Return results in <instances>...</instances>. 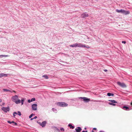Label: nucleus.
I'll use <instances>...</instances> for the list:
<instances>
[{"label":"nucleus","instance_id":"f257e3e1","mask_svg":"<svg viewBox=\"0 0 132 132\" xmlns=\"http://www.w3.org/2000/svg\"><path fill=\"white\" fill-rule=\"evenodd\" d=\"M70 46L72 47H86L87 48H89L88 46L87 47L85 45H83L82 44L79 43H75L72 45H70Z\"/></svg>","mask_w":132,"mask_h":132},{"label":"nucleus","instance_id":"f03ea898","mask_svg":"<svg viewBox=\"0 0 132 132\" xmlns=\"http://www.w3.org/2000/svg\"><path fill=\"white\" fill-rule=\"evenodd\" d=\"M11 99L12 101L15 102L16 104H19L21 103V101L18 99V96L17 95H16L13 96Z\"/></svg>","mask_w":132,"mask_h":132},{"label":"nucleus","instance_id":"7ed1b4c3","mask_svg":"<svg viewBox=\"0 0 132 132\" xmlns=\"http://www.w3.org/2000/svg\"><path fill=\"white\" fill-rule=\"evenodd\" d=\"M116 11L118 13H121L125 15L129 14V12L128 11H125L123 10H119L117 9L116 10Z\"/></svg>","mask_w":132,"mask_h":132},{"label":"nucleus","instance_id":"20e7f679","mask_svg":"<svg viewBox=\"0 0 132 132\" xmlns=\"http://www.w3.org/2000/svg\"><path fill=\"white\" fill-rule=\"evenodd\" d=\"M57 105L60 106L65 107L68 106V104L65 102H58L57 103Z\"/></svg>","mask_w":132,"mask_h":132},{"label":"nucleus","instance_id":"39448f33","mask_svg":"<svg viewBox=\"0 0 132 132\" xmlns=\"http://www.w3.org/2000/svg\"><path fill=\"white\" fill-rule=\"evenodd\" d=\"M117 84L119 86L125 88L126 87V85L123 83H121L120 82H118Z\"/></svg>","mask_w":132,"mask_h":132},{"label":"nucleus","instance_id":"423d86ee","mask_svg":"<svg viewBox=\"0 0 132 132\" xmlns=\"http://www.w3.org/2000/svg\"><path fill=\"white\" fill-rule=\"evenodd\" d=\"M2 109L5 112H7V111H9L10 110V109L9 107L7 108L3 107L2 108Z\"/></svg>","mask_w":132,"mask_h":132},{"label":"nucleus","instance_id":"0eeeda50","mask_svg":"<svg viewBox=\"0 0 132 132\" xmlns=\"http://www.w3.org/2000/svg\"><path fill=\"white\" fill-rule=\"evenodd\" d=\"M37 105L36 104H34L32 105V109L34 110H36L37 109Z\"/></svg>","mask_w":132,"mask_h":132},{"label":"nucleus","instance_id":"6e6552de","mask_svg":"<svg viewBox=\"0 0 132 132\" xmlns=\"http://www.w3.org/2000/svg\"><path fill=\"white\" fill-rule=\"evenodd\" d=\"M46 123V121H43L42 123L39 122V125L42 126V127H45Z\"/></svg>","mask_w":132,"mask_h":132},{"label":"nucleus","instance_id":"1a4fd4ad","mask_svg":"<svg viewBox=\"0 0 132 132\" xmlns=\"http://www.w3.org/2000/svg\"><path fill=\"white\" fill-rule=\"evenodd\" d=\"M88 16V14L86 13H83L81 15V17L82 18H84Z\"/></svg>","mask_w":132,"mask_h":132},{"label":"nucleus","instance_id":"9d476101","mask_svg":"<svg viewBox=\"0 0 132 132\" xmlns=\"http://www.w3.org/2000/svg\"><path fill=\"white\" fill-rule=\"evenodd\" d=\"M82 130L81 128L80 127H78L75 129L76 132H80Z\"/></svg>","mask_w":132,"mask_h":132},{"label":"nucleus","instance_id":"9b49d317","mask_svg":"<svg viewBox=\"0 0 132 132\" xmlns=\"http://www.w3.org/2000/svg\"><path fill=\"white\" fill-rule=\"evenodd\" d=\"M3 90L4 92H7V93L8 92H9V93H12V90H10L9 89H3Z\"/></svg>","mask_w":132,"mask_h":132},{"label":"nucleus","instance_id":"f8f14e48","mask_svg":"<svg viewBox=\"0 0 132 132\" xmlns=\"http://www.w3.org/2000/svg\"><path fill=\"white\" fill-rule=\"evenodd\" d=\"M7 76V75L5 74L4 73H0V78H1L3 77H6Z\"/></svg>","mask_w":132,"mask_h":132},{"label":"nucleus","instance_id":"ddd939ff","mask_svg":"<svg viewBox=\"0 0 132 132\" xmlns=\"http://www.w3.org/2000/svg\"><path fill=\"white\" fill-rule=\"evenodd\" d=\"M82 98L85 101L88 102L90 101V99L86 97H83Z\"/></svg>","mask_w":132,"mask_h":132},{"label":"nucleus","instance_id":"4468645a","mask_svg":"<svg viewBox=\"0 0 132 132\" xmlns=\"http://www.w3.org/2000/svg\"><path fill=\"white\" fill-rule=\"evenodd\" d=\"M122 109L124 110H129V108L127 106H124L123 107Z\"/></svg>","mask_w":132,"mask_h":132},{"label":"nucleus","instance_id":"2eb2a0df","mask_svg":"<svg viewBox=\"0 0 132 132\" xmlns=\"http://www.w3.org/2000/svg\"><path fill=\"white\" fill-rule=\"evenodd\" d=\"M68 126L70 127V128H71L72 129H73L74 128V127L72 126L71 124H69L68 125Z\"/></svg>","mask_w":132,"mask_h":132},{"label":"nucleus","instance_id":"dca6fc26","mask_svg":"<svg viewBox=\"0 0 132 132\" xmlns=\"http://www.w3.org/2000/svg\"><path fill=\"white\" fill-rule=\"evenodd\" d=\"M109 101L112 103H117V101H115L114 100H109Z\"/></svg>","mask_w":132,"mask_h":132},{"label":"nucleus","instance_id":"f3484780","mask_svg":"<svg viewBox=\"0 0 132 132\" xmlns=\"http://www.w3.org/2000/svg\"><path fill=\"white\" fill-rule=\"evenodd\" d=\"M8 56L7 55H0V57H6Z\"/></svg>","mask_w":132,"mask_h":132},{"label":"nucleus","instance_id":"a211bd4d","mask_svg":"<svg viewBox=\"0 0 132 132\" xmlns=\"http://www.w3.org/2000/svg\"><path fill=\"white\" fill-rule=\"evenodd\" d=\"M24 100V99L23 98H22V99L21 100V105H22L23 104V102Z\"/></svg>","mask_w":132,"mask_h":132},{"label":"nucleus","instance_id":"6ab92c4d","mask_svg":"<svg viewBox=\"0 0 132 132\" xmlns=\"http://www.w3.org/2000/svg\"><path fill=\"white\" fill-rule=\"evenodd\" d=\"M109 104L110 105H113V106H115L116 105V104L113 103H109Z\"/></svg>","mask_w":132,"mask_h":132},{"label":"nucleus","instance_id":"aec40b11","mask_svg":"<svg viewBox=\"0 0 132 132\" xmlns=\"http://www.w3.org/2000/svg\"><path fill=\"white\" fill-rule=\"evenodd\" d=\"M34 115L32 113L30 115L29 117L30 118H31V117L33 116Z\"/></svg>","mask_w":132,"mask_h":132},{"label":"nucleus","instance_id":"412c9836","mask_svg":"<svg viewBox=\"0 0 132 132\" xmlns=\"http://www.w3.org/2000/svg\"><path fill=\"white\" fill-rule=\"evenodd\" d=\"M43 77H45L46 79L48 78V76L47 75H44L43 76Z\"/></svg>","mask_w":132,"mask_h":132},{"label":"nucleus","instance_id":"4be33fe9","mask_svg":"<svg viewBox=\"0 0 132 132\" xmlns=\"http://www.w3.org/2000/svg\"><path fill=\"white\" fill-rule=\"evenodd\" d=\"M36 99L35 98H32L31 99V102H32V101H34Z\"/></svg>","mask_w":132,"mask_h":132},{"label":"nucleus","instance_id":"5701e85b","mask_svg":"<svg viewBox=\"0 0 132 132\" xmlns=\"http://www.w3.org/2000/svg\"><path fill=\"white\" fill-rule=\"evenodd\" d=\"M11 122H12V123H14V125H17V123H16V122H14V121H12Z\"/></svg>","mask_w":132,"mask_h":132},{"label":"nucleus","instance_id":"b1692460","mask_svg":"<svg viewBox=\"0 0 132 132\" xmlns=\"http://www.w3.org/2000/svg\"><path fill=\"white\" fill-rule=\"evenodd\" d=\"M111 93H108L107 94V95L109 96H111Z\"/></svg>","mask_w":132,"mask_h":132},{"label":"nucleus","instance_id":"393cba45","mask_svg":"<svg viewBox=\"0 0 132 132\" xmlns=\"http://www.w3.org/2000/svg\"><path fill=\"white\" fill-rule=\"evenodd\" d=\"M18 114L20 116L21 115V112L20 111H18Z\"/></svg>","mask_w":132,"mask_h":132},{"label":"nucleus","instance_id":"a878e982","mask_svg":"<svg viewBox=\"0 0 132 132\" xmlns=\"http://www.w3.org/2000/svg\"><path fill=\"white\" fill-rule=\"evenodd\" d=\"M7 122L9 123H10V124H11L12 123V122H11L10 121H7Z\"/></svg>","mask_w":132,"mask_h":132},{"label":"nucleus","instance_id":"bb28decb","mask_svg":"<svg viewBox=\"0 0 132 132\" xmlns=\"http://www.w3.org/2000/svg\"><path fill=\"white\" fill-rule=\"evenodd\" d=\"M28 102L29 103H30L31 101V100H28Z\"/></svg>","mask_w":132,"mask_h":132},{"label":"nucleus","instance_id":"cd10ccee","mask_svg":"<svg viewBox=\"0 0 132 132\" xmlns=\"http://www.w3.org/2000/svg\"><path fill=\"white\" fill-rule=\"evenodd\" d=\"M60 130L61 131L62 130H63V131H64V129L63 128H61V129H60Z\"/></svg>","mask_w":132,"mask_h":132},{"label":"nucleus","instance_id":"c85d7f7f","mask_svg":"<svg viewBox=\"0 0 132 132\" xmlns=\"http://www.w3.org/2000/svg\"><path fill=\"white\" fill-rule=\"evenodd\" d=\"M122 43H124V44H125L126 43V42L125 41H123L122 42Z\"/></svg>","mask_w":132,"mask_h":132},{"label":"nucleus","instance_id":"c756f323","mask_svg":"<svg viewBox=\"0 0 132 132\" xmlns=\"http://www.w3.org/2000/svg\"><path fill=\"white\" fill-rule=\"evenodd\" d=\"M37 118V117L36 116H35L34 118H33V119H36V118Z\"/></svg>","mask_w":132,"mask_h":132},{"label":"nucleus","instance_id":"7c9ffc66","mask_svg":"<svg viewBox=\"0 0 132 132\" xmlns=\"http://www.w3.org/2000/svg\"><path fill=\"white\" fill-rule=\"evenodd\" d=\"M14 112V114H18L16 112Z\"/></svg>","mask_w":132,"mask_h":132},{"label":"nucleus","instance_id":"2f4dec72","mask_svg":"<svg viewBox=\"0 0 132 132\" xmlns=\"http://www.w3.org/2000/svg\"><path fill=\"white\" fill-rule=\"evenodd\" d=\"M15 114H14V113L13 112V115L14 116V117H15Z\"/></svg>","mask_w":132,"mask_h":132},{"label":"nucleus","instance_id":"473e14b6","mask_svg":"<svg viewBox=\"0 0 132 132\" xmlns=\"http://www.w3.org/2000/svg\"><path fill=\"white\" fill-rule=\"evenodd\" d=\"M104 71L105 72H106L107 71V70L106 69H104Z\"/></svg>","mask_w":132,"mask_h":132},{"label":"nucleus","instance_id":"72a5a7b5","mask_svg":"<svg viewBox=\"0 0 132 132\" xmlns=\"http://www.w3.org/2000/svg\"><path fill=\"white\" fill-rule=\"evenodd\" d=\"M96 129H97L96 128H94L93 129V130H96Z\"/></svg>","mask_w":132,"mask_h":132},{"label":"nucleus","instance_id":"f704fd0d","mask_svg":"<svg viewBox=\"0 0 132 132\" xmlns=\"http://www.w3.org/2000/svg\"><path fill=\"white\" fill-rule=\"evenodd\" d=\"M12 92H13L15 93H16V92L14 90H12Z\"/></svg>","mask_w":132,"mask_h":132},{"label":"nucleus","instance_id":"c9c22d12","mask_svg":"<svg viewBox=\"0 0 132 132\" xmlns=\"http://www.w3.org/2000/svg\"><path fill=\"white\" fill-rule=\"evenodd\" d=\"M114 95V94L111 93V95L112 96H113Z\"/></svg>","mask_w":132,"mask_h":132},{"label":"nucleus","instance_id":"e433bc0d","mask_svg":"<svg viewBox=\"0 0 132 132\" xmlns=\"http://www.w3.org/2000/svg\"><path fill=\"white\" fill-rule=\"evenodd\" d=\"M82 132H87V131H83Z\"/></svg>","mask_w":132,"mask_h":132},{"label":"nucleus","instance_id":"4c0bfd02","mask_svg":"<svg viewBox=\"0 0 132 132\" xmlns=\"http://www.w3.org/2000/svg\"><path fill=\"white\" fill-rule=\"evenodd\" d=\"M34 119L33 118H31V119L30 120H32Z\"/></svg>","mask_w":132,"mask_h":132},{"label":"nucleus","instance_id":"58836bf2","mask_svg":"<svg viewBox=\"0 0 132 132\" xmlns=\"http://www.w3.org/2000/svg\"><path fill=\"white\" fill-rule=\"evenodd\" d=\"M2 101V100L1 99H0V102H1Z\"/></svg>","mask_w":132,"mask_h":132},{"label":"nucleus","instance_id":"ea45409f","mask_svg":"<svg viewBox=\"0 0 132 132\" xmlns=\"http://www.w3.org/2000/svg\"><path fill=\"white\" fill-rule=\"evenodd\" d=\"M130 104L132 106V102H131L130 103Z\"/></svg>","mask_w":132,"mask_h":132},{"label":"nucleus","instance_id":"a19ab883","mask_svg":"<svg viewBox=\"0 0 132 132\" xmlns=\"http://www.w3.org/2000/svg\"><path fill=\"white\" fill-rule=\"evenodd\" d=\"M92 132H94L92 130Z\"/></svg>","mask_w":132,"mask_h":132}]
</instances>
